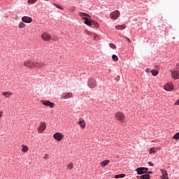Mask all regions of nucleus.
Returning a JSON list of instances; mask_svg holds the SVG:
<instances>
[{"label":"nucleus","mask_w":179,"mask_h":179,"mask_svg":"<svg viewBox=\"0 0 179 179\" xmlns=\"http://www.w3.org/2000/svg\"><path fill=\"white\" fill-rule=\"evenodd\" d=\"M108 163H110V161L108 159L104 160L101 162V167H106V166H107Z\"/></svg>","instance_id":"4be33fe9"},{"label":"nucleus","mask_w":179,"mask_h":179,"mask_svg":"<svg viewBox=\"0 0 179 179\" xmlns=\"http://www.w3.org/2000/svg\"><path fill=\"white\" fill-rule=\"evenodd\" d=\"M54 6H56V8H57V9H60L61 10H64V8H62V6H61L60 5H58L57 3H53Z\"/></svg>","instance_id":"c85d7f7f"},{"label":"nucleus","mask_w":179,"mask_h":179,"mask_svg":"<svg viewBox=\"0 0 179 179\" xmlns=\"http://www.w3.org/2000/svg\"><path fill=\"white\" fill-rule=\"evenodd\" d=\"M78 124L80 125V128H82L83 129H85L86 128V122H85V120H83V118L79 119Z\"/></svg>","instance_id":"9b49d317"},{"label":"nucleus","mask_w":179,"mask_h":179,"mask_svg":"<svg viewBox=\"0 0 179 179\" xmlns=\"http://www.w3.org/2000/svg\"><path fill=\"white\" fill-rule=\"evenodd\" d=\"M43 66H45L44 63L34 62V68H37L38 69H40V68H43Z\"/></svg>","instance_id":"4468645a"},{"label":"nucleus","mask_w":179,"mask_h":179,"mask_svg":"<svg viewBox=\"0 0 179 179\" xmlns=\"http://www.w3.org/2000/svg\"><path fill=\"white\" fill-rule=\"evenodd\" d=\"M78 15L80 16V17H90V15H89V14L87 13H82V12H80L78 13Z\"/></svg>","instance_id":"6ab92c4d"},{"label":"nucleus","mask_w":179,"mask_h":179,"mask_svg":"<svg viewBox=\"0 0 179 179\" xmlns=\"http://www.w3.org/2000/svg\"><path fill=\"white\" fill-rule=\"evenodd\" d=\"M173 139H176V141H178L179 139V132L176 133L174 136H173Z\"/></svg>","instance_id":"7c9ffc66"},{"label":"nucleus","mask_w":179,"mask_h":179,"mask_svg":"<svg viewBox=\"0 0 179 179\" xmlns=\"http://www.w3.org/2000/svg\"><path fill=\"white\" fill-rule=\"evenodd\" d=\"M151 73L153 76H157V75H159V71L157 70H152Z\"/></svg>","instance_id":"393cba45"},{"label":"nucleus","mask_w":179,"mask_h":179,"mask_svg":"<svg viewBox=\"0 0 179 179\" xmlns=\"http://www.w3.org/2000/svg\"><path fill=\"white\" fill-rule=\"evenodd\" d=\"M174 89V86L171 83H166L164 85V90H166V92H171Z\"/></svg>","instance_id":"9d476101"},{"label":"nucleus","mask_w":179,"mask_h":179,"mask_svg":"<svg viewBox=\"0 0 179 179\" xmlns=\"http://www.w3.org/2000/svg\"><path fill=\"white\" fill-rule=\"evenodd\" d=\"M53 138L57 141V142H61V140L64 139V134H62V133L57 132L53 134Z\"/></svg>","instance_id":"20e7f679"},{"label":"nucleus","mask_w":179,"mask_h":179,"mask_svg":"<svg viewBox=\"0 0 179 179\" xmlns=\"http://www.w3.org/2000/svg\"><path fill=\"white\" fill-rule=\"evenodd\" d=\"M175 106H179V99L176 101Z\"/></svg>","instance_id":"c9c22d12"},{"label":"nucleus","mask_w":179,"mask_h":179,"mask_svg":"<svg viewBox=\"0 0 179 179\" xmlns=\"http://www.w3.org/2000/svg\"><path fill=\"white\" fill-rule=\"evenodd\" d=\"M67 169H69V170H72V169H73V163H70L69 164H68Z\"/></svg>","instance_id":"c756f323"},{"label":"nucleus","mask_w":179,"mask_h":179,"mask_svg":"<svg viewBox=\"0 0 179 179\" xmlns=\"http://www.w3.org/2000/svg\"><path fill=\"white\" fill-rule=\"evenodd\" d=\"M93 24H94L95 27H99V24L96 21H93Z\"/></svg>","instance_id":"72a5a7b5"},{"label":"nucleus","mask_w":179,"mask_h":179,"mask_svg":"<svg viewBox=\"0 0 179 179\" xmlns=\"http://www.w3.org/2000/svg\"><path fill=\"white\" fill-rule=\"evenodd\" d=\"M161 173L162 174V179H169V174L167 173V171L161 169Z\"/></svg>","instance_id":"dca6fc26"},{"label":"nucleus","mask_w":179,"mask_h":179,"mask_svg":"<svg viewBox=\"0 0 179 179\" xmlns=\"http://www.w3.org/2000/svg\"><path fill=\"white\" fill-rule=\"evenodd\" d=\"M36 1L37 0H28V3H29V5H33V3H36Z\"/></svg>","instance_id":"2f4dec72"},{"label":"nucleus","mask_w":179,"mask_h":179,"mask_svg":"<svg viewBox=\"0 0 179 179\" xmlns=\"http://www.w3.org/2000/svg\"><path fill=\"white\" fill-rule=\"evenodd\" d=\"M156 148H155V147H152V148H151L150 149V150H149V154L150 155H153V154H155V153H156Z\"/></svg>","instance_id":"b1692460"},{"label":"nucleus","mask_w":179,"mask_h":179,"mask_svg":"<svg viewBox=\"0 0 179 179\" xmlns=\"http://www.w3.org/2000/svg\"><path fill=\"white\" fill-rule=\"evenodd\" d=\"M125 25L122 24V25H117L115 27V29L117 30H124V29H125Z\"/></svg>","instance_id":"5701e85b"},{"label":"nucleus","mask_w":179,"mask_h":179,"mask_svg":"<svg viewBox=\"0 0 179 179\" xmlns=\"http://www.w3.org/2000/svg\"><path fill=\"white\" fill-rule=\"evenodd\" d=\"M41 37L43 41H50L51 40V35L47 33L42 34Z\"/></svg>","instance_id":"1a4fd4ad"},{"label":"nucleus","mask_w":179,"mask_h":179,"mask_svg":"<svg viewBox=\"0 0 179 179\" xmlns=\"http://www.w3.org/2000/svg\"><path fill=\"white\" fill-rule=\"evenodd\" d=\"M47 158V155H45V157H44V159H46Z\"/></svg>","instance_id":"a19ab883"},{"label":"nucleus","mask_w":179,"mask_h":179,"mask_svg":"<svg viewBox=\"0 0 179 179\" xmlns=\"http://www.w3.org/2000/svg\"><path fill=\"white\" fill-rule=\"evenodd\" d=\"M88 86L91 88V89H94V87H96V80L94 79H90L88 80Z\"/></svg>","instance_id":"f8f14e48"},{"label":"nucleus","mask_w":179,"mask_h":179,"mask_svg":"<svg viewBox=\"0 0 179 179\" xmlns=\"http://www.w3.org/2000/svg\"><path fill=\"white\" fill-rule=\"evenodd\" d=\"M179 64L176 65V70L173 69L171 71V76L173 79L177 80L179 79V69H178Z\"/></svg>","instance_id":"f257e3e1"},{"label":"nucleus","mask_w":179,"mask_h":179,"mask_svg":"<svg viewBox=\"0 0 179 179\" xmlns=\"http://www.w3.org/2000/svg\"><path fill=\"white\" fill-rule=\"evenodd\" d=\"M124 177H125L124 173L115 176V178H124Z\"/></svg>","instance_id":"a878e982"},{"label":"nucleus","mask_w":179,"mask_h":179,"mask_svg":"<svg viewBox=\"0 0 179 179\" xmlns=\"http://www.w3.org/2000/svg\"><path fill=\"white\" fill-rule=\"evenodd\" d=\"M73 94L71 92H66L62 94V99H71Z\"/></svg>","instance_id":"2eb2a0df"},{"label":"nucleus","mask_w":179,"mask_h":179,"mask_svg":"<svg viewBox=\"0 0 179 179\" xmlns=\"http://www.w3.org/2000/svg\"><path fill=\"white\" fill-rule=\"evenodd\" d=\"M138 179H150V176L149 174H144L143 176H137Z\"/></svg>","instance_id":"a211bd4d"},{"label":"nucleus","mask_w":179,"mask_h":179,"mask_svg":"<svg viewBox=\"0 0 179 179\" xmlns=\"http://www.w3.org/2000/svg\"><path fill=\"white\" fill-rule=\"evenodd\" d=\"M19 29H23L24 27H26V24L23 22H20L18 25Z\"/></svg>","instance_id":"bb28decb"},{"label":"nucleus","mask_w":179,"mask_h":179,"mask_svg":"<svg viewBox=\"0 0 179 179\" xmlns=\"http://www.w3.org/2000/svg\"><path fill=\"white\" fill-rule=\"evenodd\" d=\"M22 22H24V23H31L33 22V18L27 16H24L22 17Z\"/></svg>","instance_id":"ddd939ff"},{"label":"nucleus","mask_w":179,"mask_h":179,"mask_svg":"<svg viewBox=\"0 0 179 179\" xmlns=\"http://www.w3.org/2000/svg\"><path fill=\"white\" fill-rule=\"evenodd\" d=\"M115 118L117 121H120L121 122H124L125 120V115L122 112H117L115 114Z\"/></svg>","instance_id":"f03ea898"},{"label":"nucleus","mask_w":179,"mask_h":179,"mask_svg":"<svg viewBox=\"0 0 179 179\" xmlns=\"http://www.w3.org/2000/svg\"><path fill=\"white\" fill-rule=\"evenodd\" d=\"M2 117V113H0V118Z\"/></svg>","instance_id":"ea45409f"},{"label":"nucleus","mask_w":179,"mask_h":179,"mask_svg":"<svg viewBox=\"0 0 179 179\" xmlns=\"http://www.w3.org/2000/svg\"><path fill=\"white\" fill-rule=\"evenodd\" d=\"M45 1H50V0H45Z\"/></svg>","instance_id":"79ce46f5"},{"label":"nucleus","mask_w":179,"mask_h":179,"mask_svg":"<svg viewBox=\"0 0 179 179\" xmlns=\"http://www.w3.org/2000/svg\"><path fill=\"white\" fill-rule=\"evenodd\" d=\"M120 11L116 10L110 13V19H113V20H117V19L120 17Z\"/></svg>","instance_id":"39448f33"},{"label":"nucleus","mask_w":179,"mask_h":179,"mask_svg":"<svg viewBox=\"0 0 179 179\" xmlns=\"http://www.w3.org/2000/svg\"><path fill=\"white\" fill-rule=\"evenodd\" d=\"M83 20H85L84 23H85V24H87V26H92V23L91 21L89 20V18L83 17Z\"/></svg>","instance_id":"f3484780"},{"label":"nucleus","mask_w":179,"mask_h":179,"mask_svg":"<svg viewBox=\"0 0 179 179\" xmlns=\"http://www.w3.org/2000/svg\"><path fill=\"white\" fill-rule=\"evenodd\" d=\"M45 128H47V124L45 122H41L38 127V132L39 134L44 132V131H45Z\"/></svg>","instance_id":"7ed1b4c3"},{"label":"nucleus","mask_w":179,"mask_h":179,"mask_svg":"<svg viewBox=\"0 0 179 179\" xmlns=\"http://www.w3.org/2000/svg\"><path fill=\"white\" fill-rule=\"evenodd\" d=\"M148 174H152V171H149V172H148Z\"/></svg>","instance_id":"58836bf2"},{"label":"nucleus","mask_w":179,"mask_h":179,"mask_svg":"<svg viewBox=\"0 0 179 179\" xmlns=\"http://www.w3.org/2000/svg\"><path fill=\"white\" fill-rule=\"evenodd\" d=\"M109 47H110V48H113V50H115V48H117V46L114 43H110Z\"/></svg>","instance_id":"473e14b6"},{"label":"nucleus","mask_w":179,"mask_h":179,"mask_svg":"<svg viewBox=\"0 0 179 179\" xmlns=\"http://www.w3.org/2000/svg\"><path fill=\"white\" fill-rule=\"evenodd\" d=\"M24 66H27V68H34V62L27 60L24 62Z\"/></svg>","instance_id":"6e6552de"},{"label":"nucleus","mask_w":179,"mask_h":179,"mask_svg":"<svg viewBox=\"0 0 179 179\" xmlns=\"http://www.w3.org/2000/svg\"><path fill=\"white\" fill-rule=\"evenodd\" d=\"M148 164H149V166H153V163H152V162H149Z\"/></svg>","instance_id":"4c0bfd02"},{"label":"nucleus","mask_w":179,"mask_h":179,"mask_svg":"<svg viewBox=\"0 0 179 179\" xmlns=\"http://www.w3.org/2000/svg\"><path fill=\"white\" fill-rule=\"evenodd\" d=\"M3 96H4L5 97H6L8 99V97H9L10 96H13V93L8 91V92H3L2 93Z\"/></svg>","instance_id":"412c9836"},{"label":"nucleus","mask_w":179,"mask_h":179,"mask_svg":"<svg viewBox=\"0 0 179 179\" xmlns=\"http://www.w3.org/2000/svg\"><path fill=\"white\" fill-rule=\"evenodd\" d=\"M137 171V174H145V173H148V168L146 167H139L136 169Z\"/></svg>","instance_id":"0eeeda50"},{"label":"nucleus","mask_w":179,"mask_h":179,"mask_svg":"<svg viewBox=\"0 0 179 179\" xmlns=\"http://www.w3.org/2000/svg\"><path fill=\"white\" fill-rule=\"evenodd\" d=\"M22 152H23V153H27V152H29V147H27V145H22Z\"/></svg>","instance_id":"aec40b11"},{"label":"nucleus","mask_w":179,"mask_h":179,"mask_svg":"<svg viewBox=\"0 0 179 179\" xmlns=\"http://www.w3.org/2000/svg\"><path fill=\"white\" fill-rule=\"evenodd\" d=\"M124 38H126V40H127L129 43H131V39H129V38L125 36Z\"/></svg>","instance_id":"f704fd0d"},{"label":"nucleus","mask_w":179,"mask_h":179,"mask_svg":"<svg viewBox=\"0 0 179 179\" xmlns=\"http://www.w3.org/2000/svg\"><path fill=\"white\" fill-rule=\"evenodd\" d=\"M41 102L42 103V104H43V106H48L50 108H54V106H55L54 103L48 100H41Z\"/></svg>","instance_id":"423d86ee"},{"label":"nucleus","mask_w":179,"mask_h":179,"mask_svg":"<svg viewBox=\"0 0 179 179\" xmlns=\"http://www.w3.org/2000/svg\"><path fill=\"white\" fill-rule=\"evenodd\" d=\"M112 59L113 61H114L115 62H117L118 61V57L115 55H113L112 56Z\"/></svg>","instance_id":"cd10ccee"},{"label":"nucleus","mask_w":179,"mask_h":179,"mask_svg":"<svg viewBox=\"0 0 179 179\" xmlns=\"http://www.w3.org/2000/svg\"><path fill=\"white\" fill-rule=\"evenodd\" d=\"M155 149H156V152H157V150H162V148L161 147L155 148Z\"/></svg>","instance_id":"e433bc0d"}]
</instances>
